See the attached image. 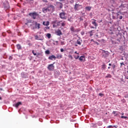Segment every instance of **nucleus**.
<instances>
[{"label": "nucleus", "mask_w": 128, "mask_h": 128, "mask_svg": "<svg viewBox=\"0 0 128 128\" xmlns=\"http://www.w3.org/2000/svg\"><path fill=\"white\" fill-rule=\"evenodd\" d=\"M29 16H31V18H33V20H36V18H38V16H40V14H38V12H33L30 13Z\"/></svg>", "instance_id": "obj_1"}, {"label": "nucleus", "mask_w": 128, "mask_h": 128, "mask_svg": "<svg viewBox=\"0 0 128 128\" xmlns=\"http://www.w3.org/2000/svg\"><path fill=\"white\" fill-rule=\"evenodd\" d=\"M102 58H106L110 56V52L108 51H106L104 50H102Z\"/></svg>", "instance_id": "obj_2"}, {"label": "nucleus", "mask_w": 128, "mask_h": 128, "mask_svg": "<svg viewBox=\"0 0 128 128\" xmlns=\"http://www.w3.org/2000/svg\"><path fill=\"white\" fill-rule=\"evenodd\" d=\"M92 24H93V26H95V28L92 26H90V28H96V27L98 26V24L96 23V20L94 19H92Z\"/></svg>", "instance_id": "obj_3"}, {"label": "nucleus", "mask_w": 128, "mask_h": 128, "mask_svg": "<svg viewBox=\"0 0 128 128\" xmlns=\"http://www.w3.org/2000/svg\"><path fill=\"white\" fill-rule=\"evenodd\" d=\"M60 17L62 20H66V12H62L60 14Z\"/></svg>", "instance_id": "obj_4"}, {"label": "nucleus", "mask_w": 128, "mask_h": 128, "mask_svg": "<svg viewBox=\"0 0 128 128\" xmlns=\"http://www.w3.org/2000/svg\"><path fill=\"white\" fill-rule=\"evenodd\" d=\"M48 68L49 70H54V64H49L48 66Z\"/></svg>", "instance_id": "obj_5"}, {"label": "nucleus", "mask_w": 128, "mask_h": 128, "mask_svg": "<svg viewBox=\"0 0 128 128\" xmlns=\"http://www.w3.org/2000/svg\"><path fill=\"white\" fill-rule=\"evenodd\" d=\"M42 10L44 14H46L48 12H50V9H49L48 7L46 8H42Z\"/></svg>", "instance_id": "obj_6"}, {"label": "nucleus", "mask_w": 128, "mask_h": 128, "mask_svg": "<svg viewBox=\"0 0 128 128\" xmlns=\"http://www.w3.org/2000/svg\"><path fill=\"white\" fill-rule=\"evenodd\" d=\"M34 24H35V28H37L38 30H40V24L39 23H38V22H35Z\"/></svg>", "instance_id": "obj_7"}, {"label": "nucleus", "mask_w": 128, "mask_h": 128, "mask_svg": "<svg viewBox=\"0 0 128 128\" xmlns=\"http://www.w3.org/2000/svg\"><path fill=\"white\" fill-rule=\"evenodd\" d=\"M120 12H118V13H114V14H115V16H116V18H120V20H122V16H120L118 17V16H120Z\"/></svg>", "instance_id": "obj_8"}, {"label": "nucleus", "mask_w": 128, "mask_h": 128, "mask_svg": "<svg viewBox=\"0 0 128 128\" xmlns=\"http://www.w3.org/2000/svg\"><path fill=\"white\" fill-rule=\"evenodd\" d=\"M55 34H56V36H62V31L60 30V29L56 30L55 32Z\"/></svg>", "instance_id": "obj_9"}, {"label": "nucleus", "mask_w": 128, "mask_h": 128, "mask_svg": "<svg viewBox=\"0 0 128 128\" xmlns=\"http://www.w3.org/2000/svg\"><path fill=\"white\" fill-rule=\"evenodd\" d=\"M48 8L50 10V12H52V10H54V6L52 5H49L48 6Z\"/></svg>", "instance_id": "obj_10"}, {"label": "nucleus", "mask_w": 128, "mask_h": 128, "mask_svg": "<svg viewBox=\"0 0 128 128\" xmlns=\"http://www.w3.org/2000/svg\"><path fill=\"white\" fill-rule=\"evenodd\" d=\"M61 22H62V20L57 22L56 24L54 25V28H56L58 26H60Z\"/></svg>", "instance_id": "obj_11"}, {"label": "nucleus", "mask_w": 128, "mask_h": 128, "mask_svg": "<svg viewBox=\"0 0 128 128\" xmlns=\"http://www.w3.org/2000/svg\"><path fill=\"white\" fill-rule=\"evenodd\" d=\"M78 6H80V4H76L74 8L75 10H78Z\"/></svg>", "instance_id": "obj_12"}, {"label": "nucleus", "mask_w": 128, "mask_h": 128, "mask_svg": "<svg viewBox=\"0 0 128 128\" xmlns=\"http://www.w3.org/2000/svg\"><path fill=\"white\" fill-rule=\"evenodd\" d=\"M43 25L44 26H50V22L47 21V22H43Z\"/></svg>", "instance_id": "obj_13"}, {"label": "nucleus", "mask_w": 128, "mask_h": 128, "mask_svg": "<svg viewBox=\"0 0 128 128\" xmlns=\"http://www.w3.org/2000/svg\"><path fill=\"white\" fill-rule=\"evenodd\" d=\"M56 58H62V55L60 54H58L56 55Z\"/></svg>", "instance_id": "obj_14"}, {"label": "nucleus", "mask_w": 128, "mask_h": 128, "mask_svg": "<svg viewBox=\"0 0 128 128\" xmlns=\"http://www.w3.org/2000/svg\"><path fill=\"white\" fill-rule=\"evenodd\" d=\"M16 46L17 49L18 50H22V46H20V44H17L16 45Z\"/></svg>", "instance_id": "obj_15"}, {"label": "nucleus", "mask_w": 128, "mask_h": 128, "mask_svg": "<svg viewBox=\"0 0 128 128\" xmlns=\"http://www.w3.org/2000/svg\"><path fill=\"white\" fill-rule=\"evenodd\" d=\"M56 56L52 55V56H50L48 57V60H52L53 58L56 60Z\"/></svg>", "instance_id": "obj_16"}, {"label": "nucleus", "mask_w": 128, "mask_h": 128, "mask_svg": "<svg viewBox=\"0 0 128 128\" xmlns=\"http://www.w3.org/2000/svg\"><path fill=\"white\" fill-rule=\"evenodd\" d=\"M82 40H77L76 41L77 44H79V46H80L82 44Z\"/></svg>", "instance_id": "obj_17"}, {"label": "nucleus", "mask_w": 128, "mask_h": 128, "mask_svg": "<svg viewBox=\"0 0 128 128\" xmlns=\"http://www.w3.org/2000/svg\"><path fill=\"white\" fill-rule=\"evenodd\" d=\"M70 30L71 32H76V30H74V26L70 28Z\"/></svg>", "instance_id": "obj_18"}, {"label": "nucleus", "mask_w": 128, "mask_h": 128, "mask_svg": "<svg viewBox=\"0 0 128 128\" xmlns=\"http://www.w3.org/2000/svg\"><path fill=\"white\" fill-rule=\"evenodd\" d=\"M112 75H110V74H107V76H106L105 78H112Z\"/></svg>", "instance_id": "obj_19"}, {"label": "nucleus", "mask_w": 128, "mask_h": 128, "mask_svg": "<svg viewBox=\"0 0 128 128\" xmlns=\"http://www.w3.org/2000/svg\"><path fill=\"white\" fill-rule=\"evenodd\" d=\"M22 104V102H18L15 104L16 108H18L20 105Z\"/></svg>", "instance_id": "obj_20"}, {"label": "nucleus", "mask_w": 128, "mask_h": 128, "mask_svg": "<svg viewBox=\"0 0 128 128\" xmlns=\"http://www.w3.org/2000/svg\"><path fill=\"white\" fill-rule=\"evenodd\" d=\"M60 24H61L62 26H65L66 21H64V22L62 21V22H61V23H60Z\"/></svg>", "instance_id": "obj_21"}, {"label": "nucleus", "mask_w": 128, "mask_h": 128, "mask_svg": "<svg viewBox=\"0 0 128 128\" xmlns=\"http://www.w3.org/2000/svg\"><path fill=\"white\" fill-rule=\"evenodd\" d=\"M84 56H81L80 57L79 60L80 62H82V60H84Z\"/></svg>", "instance_id": "obj_22"}, {"label": "nucleus", "mask_w": 128, "mask_h": 128, "mask_svg": "<svg viewBox=\"0 0 128 128\" xmlns=\"http://www.w3.org/2000/svg\"><path fill=\"white\" fill-rule=\"evenodd\" d=\"M84 28H86V26H88V22L86 20L84 21Z\"/></svg>", "instance_id": "obj_23"}, {"label": "nucleus", "mask_w": 128, "mask_h": 128, "mask_svg": "<svg viewBox=\"0 0 128 128\" xmlns=\"http://www.w3.org/2000/svg\"><path fill=\"white\" fill-rule=\"evenodd\" d=\"M47 38H50L52 35L50 34H47L46 36Z\"/></svg>", "instance_id": "obj_24"}, {"label": "nucleus", "mask_w": 128, "mask_h": 128, "mask_svg": "<svg viewBox=\"0 0 128 128\" xmlns=\"http://www.w3.org/2000/svg\"><path fill=\"white\" fill-rule=\"evenodd\" d=\"M86 10H92V7L90 6H87L86 8Z\"/></svg>", "instance_id": "obj_25"}, {"label": "nucleus", "mask_w": 128, "mask_h": 128, "mask_svg": "<svg viewBox=\"0 0 128 128\" xmlns=\"http://www.w3.org/2000/svg\"><path fill=\"white\" fill-rule=\"evenodd\" d=\"M58 22V21H56V20H55V21H53L52 22V24H53V28H54V24H56V23Z\"/></svg>", "instance_id": "obj_26"}, {"label": "nucleus", "mask_w": 128, "mask_h": 128, "mask_svg": "<svg viewBox=\"0 0 128 128\" xmlns=\"http://www.w3.org/2000/svg\"><path fill=\"white\" fill-rule=\"evenodd\" d=\"M121 118H124L125 120H128V116H122Z\"/></svg>", "instance_id": "obj_27"}, {"label": "nucleus", "mask_w": 128, "mask_h": 128, "mask_svg": "<svg viewBox=\"0 0 128 128\" xmlns=\"http://www.w3.org/2000/svg\"><path fill=\"white\" fill-rule=\"evenodd\" d=\"M45 52L46 54H50V50H46Z\"/></svg>", "instance_id": "obj_28"}, {"label": "nucleus", "mask_w": 128, "mask_h": 128, "mask_svg": "<svg viewBox=\"0 0 128 128\" xmlns=\"http://www.w3.org/2000/svg\"><path fill=\"white\" fill-rule=\"evenodd\" d=\"M116 64H112V68H113V70H114L116 68Z\"/></svg>", "instance_id": "obj_29"}, {"label": "nucleus", "mask_w": 128, "mask_h": 128, "mask_svg": "<svg viewBox=\"0 0 128 128\" xmlns=\"http://www.w3.org/2000/svg\"><path fill=\"white\" fill-rule=\"evenodd\" d=\"M74 58H76V60H78V58H80V56H74Z\"/></svg>", "instance_id": "obj_30"}, {"label": "nucleus", "mask_w": 128, "mask_h": 128, "mask_svg": "<svg viewBox=\"0 0 128 128\" xmlns=\"http://www.w3.org/2000/svg\"><path fill=\"white\" fill-rule=\"evenodd\" d=\"M32 54H33L34 56H36V53L34 52V50H32Z\"/></svg>", "instance_id": "obj_31"}, {"label": "nucleus", "mask_w": 128, "mask_h": 128, "mask_svg": "<svg viewBox=\"0 0 128 128\" xmlns=\"http://www.w3.org/2000/svg\"><path fill=\"white\" fill-rule=\"evenodd\" d=\"M68 58H70V60H72V55L68 56Z\"/></svg>", "instance_id": "obj_32"}, {"label": "nucleus", "mask_w": 128, "mask_h": 128, "mask_svg": "<svg viewBox=\"0 0 128 128\" xmlns=\"http://www.w3.org/2000/svg\"><path fill=\"white\" fill-rule=\"evenodd\" d=\"M120 8H124V4H122L120 6Z\"/></svg>", "instance_id": "obj_33"}, {"label": "nucleus", "mask_w": 128, "mask_h": 128, "mask_svg": "<svg viewBox=\"0 0 128 128\" xmlns=\"http://www.w3.org/2000/svg\"><path fill=\"white\" fill-rule=\"evenodd\" d=\"M80 21L84 20V17H80Z\"/></svg>", "instance_id": "obj_34"}, {"label": "nucleus", "mask_w": 128, "mask_h": 128, "mask_svg": "<svg viewBox=\"0 0 128 128\" xmlns=\"http://www.w3.org/2000/svg\"><path fill=\"white\" fill-rule=\"evenodd\" d=\"M59 4H60V8H62V4L59 2Z\"/></svg>", "instance_id": "obj_35"}, {"label": "nucleus", "mask_w": 128, "mask_h": 128, "mask_svg": "<svg viewBox=\"0 0 128 128\" xmlns=\"http://www.w3.org/2000/svg\"><path fill=\"white\" fill-rule=\"evenodd\" d=\"M120 66H124V62L120 63Z\"/></svg>", "instance_id": "obj_36"}, {"label": "nucleus", "mask_w": 128, "mask_h": 128, "mask_svg": "<svg viewBox=\"0 0 128 128\" xmlns=\"http://www.w3.org/2000/svg\"><path fill=\"white\" fill-rule=\"evenodd\" d=\"M36 40H38V35L35 36Z\"/></svg>", "instance_id": "obj_37"}, {"label": "nucleus", "mask_w": 128, "mask_h": 128, "mask_svg": "<svg viewBox=\"0 0 128 128\" xmlns=\"http://www.w3.org/2000/svg\"><path fill=\"white\" fill-rule=\"evenodd\" d=\"M64 44H65L64 42H61V45L62 46H64Z\"/></svg>", "instance_id": "obj_38"}, {"label": "nucleus", "mask_w": 128, "mask_h": 128, "mask_svg": "<svg viewBox=\"0 0 128 128\" xmlns=\"http://www.w3.org/2000/svg\"><path fill=\"white\" fill-rule=\"evenodd\" d=\"M113 20H116V16H114V15H113L112 16Z\"/></svg>", "instance_id": "obj_39"}, {"label": "nucleus", "mask_w": 128, "mask_h": 128, "mask_svg": "<svg viewBox=\"0 0 128 128\" xmlns=\"http://www.w3.org/2000/svg\"><path fill=\"white\" fill-rule=\"evenodd\" d=\"M60 52H64V48H61Z\"/></svg>", "instance_id": "obj_40"}, {"label": "nucleus", "mask_w": 128, "mask_h": 128, "mask_svg": "<svg viewBox=\"0 0 128 128\" xmlns=\"http://www.w3.org/2000/svg\"><path fill=\"white\" fill-rule=\"evenodd\" d=\"M68 22H72V20H71L70 19V18H68Z\"/></svg>", "instance_id": "obj_41"}, {"label": "nucleus", "mask_w": 128, "mask_h": 128, "mask_svg": "<svg viewBox=\"0 0 128 128\" xmlns=\"http://www.w3.org/2000/svg\"><path fill=\"white\" fill-rule=\"evenodd\" d=\"M9 60H12V56H10L9 57Z\"/></svg>", "instance_id": "obj_42"}, {"label": "nucleus", "mask_w": 128, "mask_h": 128, "mask_svg": "<svg viewBox=\"0 0 128 128\" xmlns=\"http://www.w3.org/2000/svg\"><path fill=\"white\" fill-rule=\"evenodd\" d=\"M99 96H104V94H102V93H100V94H99Z\"/></svg>", "instance_id": "obj_43"}, {"label": "nucleus", "mask_w": 128, "mask_h": 128, "mask_svg": "<svg viewBox=\"0 0 128 128\" xmlns=\"http://www.w3.org/2000/svg\"><path fill=\"white\" fill-rule=\"evenodd\" d=\"M92 32H94V30H92L89 32V34H92Z\"/></svg>", "instance_id": "obj_44"}, {"label": "nucleus", "mask_w": 128, "mask_h": 128, "mask_svg": "<svg viewBox=\"0 0 128 128\" xmlns=\"http://www.w3.org/2000/svg\"><path fill=\"white\" fill-rule=\"evenodd\" d=\"M116 112L114 111V112H112L113 114H116Z\"/></svg>", "instance_id": "obj_45"}, {"label": "nucleus", "mask_w": 128, "mask_h": 128, "mask_svg": "<svg viewBox=\"0 0 128 128\" xmlns=\"http://www.w3.org/2000/svg\"><path fill=\"white\" fill-rule=\"evenodd\" d=\"M108 128H112V126H108Z\"/></svg>", "instance_id": "obj_46"}, {"label": "nucleus", "mask_w": 128, "mask_h": 128, "mask_svg": "<svg viewBox=\"0 0 128 128\" xmlns=\"http://www.w3.org/2000/svg\"><path fill=\"white\" fill-rule=\"evenodd\" d=\"M115 116H118V114H116L115 115H114Z\"/></svg>", "instance_id": "obj_47"}, {"label": "nucleus", "mask_w": 128, "mask_h": 128, "mask_svg": "<svg viewBox=\"0 0 128 128\" xmlns=\"http://www.w3.org/2000/svg\"><path fill=\"white\" fill-rule=\"evenodd\" d=\"M46 30H50V27H46Z\"/></svg>", "instance_id": "obj_48"}, {"label": "nucleus", "mask_w": 128, "mask_h": 128, "mask_svg": "<svg viewBox=\"0 0 128 128\" xmlns=\"http://www.w3.org/2000/svg\"><path fill=\"white\" fill-rule=\"evenodd\" d=\"M43 2H48V0H43Z\"/></svg>", "instance_id": "obj_49"}, {"label": "nucleus", "mask_w": 128, "mask_h": 128, "mask_svg": "<svg viewBox=\"0 0 128 128\" xmlns=\"http://www.w3.org/2000/svg\"><path fill=\"white\" fill-rule=\"evenodd\" d=\"M124 98H128V94L126 96H125Z\"/></svg>", "instance_id": "obj_50"}, {"label": "nucleus", "mask_w": 128, "mask_h": 128, "mask_svg": "<svg viewBox=\"0 0 128 128\" xmlns=\"http://www.w3.org/2000/svg\"><path fill=\"white\" fill-rule=\"evenodd\" d=\"M93 35H94V34H92V33L90 34V36H93Z\"/></svg>", "instance_id": "obj_51"}, {"label": "nucleus", "mask_w": 128, "mask_h": 128, "mask_svg": "<svg viewBox=\"0 0 128 128\" xmlns=\"http://www.w3.org/2000/svg\"><path fill=\"white\" fill-rule=\"evenodd\" d=\"M91 42H94V39H92Z\"/></svg>", "instance_id": "obj_52"}, {"label": "nucleus", "mask_w": 128, "mask_h": 128, "mask_svg": "<svg viewBox=\"0 0 128 128\" xmlns=\"http://www.w3.org/2000/svg\"><path fill=\"white\" fill-rule=\"evenodd\" d=\"M74 54H78V52H75Z\"/></svg>", "instance_id": "obj_53"}, {"label": "nucleus", "mask_w": 128, "mask_h": 128, "mask_svg": "<svg viewBox=\"0 0 128 128\" xmlns=\"http://www.w3.org/2000/svg\"><path fill=\"white\" fill-rule=\"evenodd\" d=\"M126 80H128V77H125Z\"/></svg>", "instance_id": "obj_54"}, {"label": "nucleus", "mask_w": 128, "mask_h": 128, "mask_svg": "<svg viewBox=\"0 0 128 128\" xmlns=\"http://www.w3.org/2000/svg\"><path fill=\"white\" fill-rule=\"evenodd\" d=\"M108 66H112V64H109Z\"/></svg>", "instance_id": "obj_55"}, {"label": "nucleus", "mask_w": 128, "mask_h": 128, "mask_svg": "<svg viewBox=\"0 0 128 128\" xmlns=\"http://www.w3.org/2000/svg\"><path fill=\"white\" fill-rule=\"evenodd\" d=\"M121 114H122V116H124V112H122V113Z\"/></svg>", "instance_id": "obj_56"}, {"label": "nucleus", "mask_w": 128, "mask_h": 128, "mask_svg": "<svg viewBox=\"0 0 128 128\" xmlns=\"http://www.w3.org/2000/svg\"><path fill=\"white\" fill-rule=\"evenodd\" d=\"M96 44H98V42H96Z\"/></svg>", "instance_id": "obj_57"}, {"label": "nucleus", "mask_w": 128, "mask_h": 128, "mask_svg": "<svg viewBox=\"0 0 128 128\" xmlns=\"http://www.w3.org/2000/svg\"><path fill=\"white\" fill-rule=\"evenodd\" d=\"M108 69L110 68V66L108 67Z\"/></svg>", "instance_id": "obj_58"}, {"label": "nucleus", "mask_w": 128, "mask_h": 128, "mask_svg": "<svg viewBox=\"0 0 128 128\" xmlns=\"http://www.w3.org/2000/svg\"><path fill=\"white\" fill-rule=\"evenodd\" d=\"M75 46H78V44H75Z\"/></svg>", "instance_id": "obj_59"}, {"label": "nucleus", "mask_w": 128, "mask_h": 128, "mask_svg": "<svg viewBox=\"0 0 128 128\" xmlns=\"http://www.w3.org/2000/svg\"><path fill=\"white\" fill-rule=\"evenodd\" d=\"M38 56H40V53H38Z\"/></svg>", "instance_id": "obj_60"}, {"label": "nucleus", "mask_w": 128, "mask_h": 128, "mask_svg": "<svg viewBox=\"0 0 128 128\" xmlns=\"http://www.w3.org/2000/svg\"><path fill=\"white\" fill-rule=\"evenodd\" d=\"M0 100H2V97H0Z\"/></svg>", "instance_id": "obj_61"}, {"label": "nucleus", "mask_w": 128, "mask_h": 128, "mask_svg": "<svg viewBox=\"0 0 128 128\" xmlns=\"http://www.w3.org/2000/svg\"><path fill=\"white\" fill-rule=\"evenodd\" d=\"M56 42H57V43H58V41H56Z\"/></svg>", "instance_id": "obj_62"}, {"label": "nucleus", "mask_w": 128, "mask_h": 128, "mask_svg": "<svg viewBox=\"0 0 128 128\" xmlns=\"http://www.w3.org/2000/svg\"><path fill=\"white\" fill-rule=\"evenodd\" d=\"M100 22H102V21L101 20Z\"/></svg>", "instance_id": "obj_63"}, {"label": "nucleus", "mask_w": 128, "mask_h": 128, "mask_svg": "<svg viewBox=\"0 0 128 128\" xmlns=\"http://www.w3.org/2000/svg\"><path fill=\"white\" fill-rule=\"evenodd\" d=\"M106 114H108V113H106Z\"/></svg>", "instance_id": "obj_64"}]
</instances>
